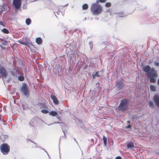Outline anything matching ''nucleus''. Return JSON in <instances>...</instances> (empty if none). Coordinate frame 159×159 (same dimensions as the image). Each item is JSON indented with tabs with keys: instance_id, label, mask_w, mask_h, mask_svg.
<instances>
[{
	"instance_id": "dca6fc26",
	"label": "nucleus",
	"mask_w": 159,
	"mask_h": 159,
	"mask_svg": "<svg viewBox=\"0 0 159 159\" xmlns=\"http://www.w3.org/2000/svg\"><path fill=\"white\" fill-rule=\"evenodd\" d=\"M31 20L30 19H27L26 20V23L27 25H29L31 22Z\"/></svg>"
},
{
	"instance_id": "7c9ffc66",
	"label": "nucleus",
	"mask_w": 159,
	"mask_h": 159,
	"mask_svg": "<svg viewBox=\"0 0 159 159\" xmlns=\"http://www.w3.org/2000/svg\"><path fill=\"white\" fill-rule=\"evenodd\" d=\"M127 122L128 123H130V121H128Z\"/></svg>"
},
{
	"instance_id": "f257e3e1",
	"label": "nucleus",
	"mask_w": 159,
	"mask_h": 159,
	"mask_svg": "<svg viewBox=\"0 0 159 159\" xmlns=\"http://www.w3.org/2000/svg\"><path fill=\"white\" fill-rule=\"evenodd\" d=\"M143 70L146 72L148 77L150 78V81L152 83H154L156 80L155 78L157 76V73L153 68L151 69L148 66H147L143 67Z\"/></svg>"
},
{
	"instance_id": "f8f14e48",
	"label": "nucleus",
	"mask_w": 159,
	"mask_h": 159,
	"mask_svg": "<svg viewBox=\"0 0 159 159\" xmlns=\"http://www.w3.org/2000/svg\"><path fill=\"white\" fill-rule=\"evenodd\" d=\"M36 43L39 44H41L42 42V40L40 38H37L36 39Z\"/></svg>"
},
{
	"instance_id": "6ab92c4d",
	"label": "nucleus",
	"mask_w": 159,
	"mask_h": 159,
	"mask_svg": "<svg viewBox=\"0 0 159 159\" xmlns=\"http://www.w3.org/2000/svg\"><path fill=\"white\" fill-rule=\"evenodd\" d=\"M104 145L105 146L106 145L107 143V139L104 136L103 138Z\"/></svg>"
},
{
	"instance_id": "4be33fe9",
	"label": "nucleus",
	"mask_w": 159,
	"mask_h": 159,
	"mask_svg": "<svg viewBox=\"0 0 159 159\" xmlns=\"http://www.w3.org/2000/svg\"><path fill=\"white\" fill-rule=\"evenodd\" d=\"M111 3L110 2H107L105 4V6L106 7H108L111 6Z\"/></svg>"
},
{
	"instance_id": "0eeeda50",
	"label": "nucleus",
	"mask_w": 159,
	"mask_h": 159,
	"mask_svg": "<svg viewBox=\"0 0 159 159\" xmlns=\"http://www.w3.org/2000/svg\"><path fill=\"white\" fill-rule=\"evenodd\" d=\"M0 73L2 77L6 76L7 75L5 69L1 66H0Z\"/></svg>"
},
{
	"instance_id": "9b49d317",
	"label": "nucleus",
	"mask_w": 159,
	"mask_h": 159,
	"mask_svg": "<svg viewBox=\"0 0 159 159\" xmlns=\"http://www.w3.org/2000/svg\"><path fill=\"white\" fill-rule=\"evenodd\" d=\"M49 115L50 116H55L57 115V113L55 111H51L50 112Z\"/></svg>"
},
{
	"instance_id": "4468645a",
	"label": "nucleus",
	"mask_w": 159,
	"mask_h": 159,
	"mask_svg": "<svg viewBox=\"0 0 159 159\" xmlns=\"http://www.w3.org/2000/svg\"><path fill=\"white\" fill-rule=\"evenodd\" d=\"M150 89L152 91H155L156 90V87L152 85H150Z\"/></svg>"
},
{
	"instance_id": "ddd939ff",
	"label": "nucleus",
	"mask_w": 159,
	"mask_h": 159,
	"mask_svg": "<svg viewBox=\"0 0 159 159\" xmlns=\"http://www.w3.org/2000/svg\"><path fill=\"white\" fill-rule=\"evenodd\" d=\"M98 72H96L95 73H93L92 74V76L94 78H95L96 77H99V75L98 74Z\"/></svg>"
},
{
	"instance_id": "423d86ee",
	"label": "nucleus",
	"mask_w": 159,
	"mask_h": 159,
	"mask_svg": "<svg viewBox=\"0 0 159 159\" xmlns=\"http://www.w3.org/2000/svg\"><path fill=\"white\" fill-rule=\"evenodd\" d=\"M21 0H14L13 4L16 9H18L21 6Z\"/></svg>"
},
{
	"instance_id": "2eb2a0df",
	"label": "nucleus",
	"mask_w": 159,
	"mask_h": 159,
	"mask_svg": "<svg viewBox=\"0 0 159 159\" xmlns=\"http://www.w3.org/2000/svg\"><path fill=\"white\" fill-rule=\"evenodd\" d=\"M18 42L21 44L24 45H26L27 43H29L27 41H26V42H23L20 40H19L18 41Z\"/></svg>"
},
{
	"instance_id": "c756f323",
	"label": "nucleus",
	"mask_w": 159,
	"mask_h": 159,
	"mask_svg": "<svg viewBox=\"0 0 159 159\" xmlns=\"http://www.w3.org/2000/svg\"><path fill=\"white\" fill-rule=\"evenodd\" d=\"M96 3H99V1H98V0H97V1H96Z\"/></svg>"
},
{
	"instance_id": "cd10ccee",
	"label": "nucleus",
	"mask_w": 159,
	"mask_h": 159,
	"mask_svg": "<svg viewBox=\"0 0 159 159\" xmlns=\"http://www.w3.org/2000/svg\"><path fill=\"white\" fill-rule=\"evenodd\" d=\"M130 125H128V126H126V128H129L130 127Z\"/></svg>"
},
{
	"instance_id": "2f4dec72",
	"label": "nucleus",
	"mask_w": 159,
	"mask_h": 159,
	"mask_svg": "<svg viewBox=\"0 0 159 159\" xmlns=\"http://www.w3.org/2000/svg\"><path fill=\"white\" fill-rule=\"evenodd\" d=\"M0 24L2 25L1 22H0Z\"/></svg>"
},
{
	"instance_id": "f03ea898",
	"label": "nucleus",
	"mask_w": 159,
	"mask_h": 159,
	"mask_svg": "<svg viewBox=\"0 0 159 159\" xmlns=\"http://www.w3.org/2000/svg\"><path fill=\"white\" fill-rule=\"evenodd\" d=\"M91 10L94 14L97 15L101 13L102 10V8L99 5L94 3L92 5Z\"/></svg>"
},
{
	"instance_id": "6e6552de",
	"label": "nucleus",
	"mask_w": 159,
	"mask_h": 159,
	"mask_svg": "<svg viewBox=\"0 0 159 159\" xmlns=\"http://www.w3.org/2000/svg\"><path fill=\"white\" fill-rule=\"evenodd\" d=\"M51 97L52 99L53 100V103L55 104H57L58 103V101L56 98V97L53 95H52L51 96Z\"/></svg>"
},
{
	"instance_id": "5701e85b",
	"label": "nucleus",
	"mask_w": 159,
	"mask_h": 159,
	"mask_svg": "<svg viewBox=\"0 0 159 159\" xmlns=\"http://www.w3.org/2000/svg\"><path fill=\"white\" fill-rule=\"evenodd\" d=\"M155 65L157 66H159V62H154Z\"/></svg>"
},
{
	"instance_id": "1a4fd4ad",
	"label": "nucleus",
	"mask_w": 159,
	"mask_h": 159,
	"mask_svg": "<svg viewBox=\"0 0 159 159\" xmlns=\"http://www.w3.org/2000/svg\"><path fill=\"white\" fill-rule=\"evenodd\" d=\"M154 100L157 104L159 106V96L155 95L154 97Z\"/></svg>"
},
{
	"instance_id": "b1692460",
	"label": "nucleus",
	"mask_w": 159,
	"mask_h": 159,
	"mask_svg": "<svg viewBox=\"0 0 159 159\" xmlns=\"http://www.w3.org/2000/svg\"><path fill=\"white\" fill-rule=\"evenodd\" d=\"M148 104L150 106H152L153 105L152 102L150 101L148 102Z\"/></svg>"
},
{
	"instance_id": "bb28decb",
	"label": "nucleus",
	"mask_w": 159,
	"mask_h": 159,
	"mask_svg": "<svg viewBox=\"0 0 159 159\" xmlns=\"http://www.w3.org/2000/svg\"><path fill=\"white\" fill-rule=\"evenodd\" d=\"M115 159H121V158L120 157L118 156L116 157Z\"/></svg>"
},
{
	"instance_id": "a878e982",
	"label": "nucleus",
	"mask_w": 159,
	"mask_h": 159,
	"mask_svg": "<svg viewBox=\"0 0 159 159\" xmlns=\"http://www.w3.org/2000/svg\"><path fill=\"white\" fill-rule=\"evenodd\" d=\"M90 46L91 47H92V43L91 42H90L89 43Z\"/></svg>"
},
{
	"instance_id": "9d476101",
	"label": "nucleus",
	"mask_w": 159,
	"mask_h": 159,
	"mask_svg": "<svg viewBox=\"0 0 159 159\" xmlns=\"http://www.w3.org/2000/svg\"><path fill=\"white\" fill-rule=\"evenodd\" d=\"M134 147V144L132 142H129L127 145V148L129 149H131Z\"/></svg>"
},
{
	"instance_id": "393cba45",
	"label": "nucleus",
	"mask_w": 159,
	"mask_h": 159,
	"mask_svg": "<svg viewBox=\"0 0 159 159\" xmlns=\"http://www.w3.org/2000/svg\"><path fill=\"white\" fill-rule=\"evenodd\" d=\"M99 1L100 2L103 3V2H106V0H99Z\"/></svg>"
},
{
	"instance_id": "39448f33",
	"label": "nucleus",
	"mask_w": 159,
	"mask_h": 159,
	"mask_svg": "<svg viewBox=\"0 0 159 159\" xmlns=\"http://www.w3.org/2000/svg\"><path fill=\"white\" fill-rule=\"evenodd\" d=\"M28 87L27 85L25 83L23 84L22 86L21 90L25 95H28Z\"/></svg>"
},
{
	"instance_id": "7ed1b4c3",
	"label": "nucleus",
	"mask_w": 159,
	"mask_h": 159,
	"mask_svg": "<svg viewBox=\"0 0 159 159\" xmlns=\"http://www.w3.org/2000/svg\"><path fill=\"white\" fill-rule=\"evenodd\" d=\"M2 152L4 154H6L9 151V146L7 143H3L0 147Z\"/></svg>"
},
{
	"instance_id": "a211bd4d",
	"label": "nucleus",
	"mask_w": 159,
	"mask_h": 159,
	"mask_svg": "<svg viewBox=\"0 0 159 159\" xmlns=\"http://www.w3.org/2000/svg\"><path fill=\"white\" fill-rule=\"evenodd\" d=\"M83 9H86L88 8V5L86 4H84L83 6Z\"/></svg>"
},
{
	"instance_id": "f3484780",
	"label": "nucleus",
	"mask_w": 159,
	"mask_h": 159,
	"mask_svg": "<svg viewBox=\"0 0 159 159\" xmlns=\"http://www.w3.org/2000/svg\"><path fill=\"white\" fill-rule=\"evenodd\" d=\"M2 31L6 34H7L9 33L8 30L6 29H4L2 30Z\"/></svg>"
},
{
	"instance_id": "aec40b11",
	"label": "nucleus",
	"mask_w": 159,
	"mask_h": 159,
	"mask_svg": "<svg viewBox=\"0 0 159 159\" xmlns=\"http://www.w3.org/2000/svg\"><path fill=\"white\" fill-rule=\"evenodd\" d=\"M41 112L44 114H46L49 112L48 111L46 110L43 109L41 110Z\"/></svg>"
},
{
	"instance_id": "20e7f679",
	"label": "nucleus",
	"mask_w": 159,
	"mask_h": 159,
	"mask_svg": "<svg viewBox=\"0 0 159 159\" xmlns=\"http://www.w3.org/2000/svg\"><path fill=\"white\" fill-rule=\"evenodd\" d=\"M127 101L126 100H122L118 107L119 109L122 111H124L127 107Z\"/></svg>"
},
{
	"instance_id": "412c9836",
	"label": "nucleus",
	"mask_w": 159,
	"mask_h": 159,
	"mask_svg": "<svg viewBox=\"0 0 159 159\" xmlns=\"http://www.w3.org/2000/svg\"><path fill=\"white\" fill-rule=\"evenodd\" d=\"M24 79V78L22 76H20L18 77V80L20 81L23 80Z\"/></svg>"
},
{
	"instance_id": "c85d7f7f",
	"label": "nucleus",
	"mask_w": 159,
	"mask_h": 159,
	"mask_svg": "<svg viewBox=\"0 0 159 159\" xmlns=\"http://www.w3.org/2000/svg\"><path fill=\"white\" fill-rule=\"evenodd\" d=\"M157 83L159 85V78L158 80Z\"/></svg>"
}]
</instances>
